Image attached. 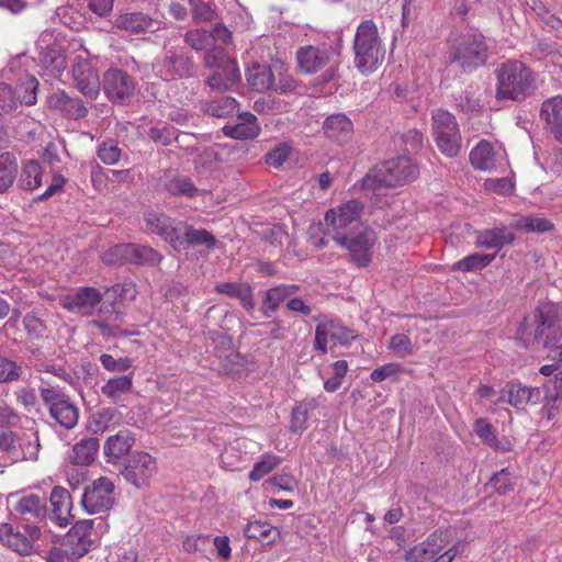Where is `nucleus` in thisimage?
<instances>
[{"label":"nucleus","mask_w":562,"mask_h":562,"mask_svg":"<svg viewBox=\"0 0 562 562\" xmlns=\"http://www.w3.org/2000/svg\"><path fill=\"white\" fill-rule=\"evenodd\" d=\"M494 74L495 99L499 102H521L531 97L538 88L536 72L520 60H507L501 64Z\"/></svg>","instance_id":"f257e3e1"},{"label":"nucleus","mask_w":562,"mask_h":562,"mask_svg":"<svg viewBox=\"0 0 562 562\" xmlns=\"http://www.w3.org/2000/svg\"><path fill=\"white\" fill-rule=\"evenodd\" d=\"M490 58V47L484 35L470 31L450 42L448 59L464 74H471L486 65Z\"/></svg>","instance_id":"f03ea898"},{"label":"nucleus","mask_w":562,"mask_h":562,"mask_svg":"<svg viewBox=\"0 0 562 562\" xmlns=\"http://www.w3.org/2000/svg\"><path fill=\"white\" fill-rule=\"evenodd\" d=\"M355 66L362 75L375 71L383 63L385 50L372 20L359 24L353 41Z\"/></svg>","instance_id":"7ed1b4c3"},{"label":"nucleus","mask_w":562,"mask_h":562,"mask_svg":"<svg viewBox=\"0 0 562 562\" xmlns=\"http://www.w3.org/2000/svg\"><path fill=\"white\" fill-rule=\"evenodd\" d=\"M418 167L407 156L385 160L376 165L362 180V188L372 190L381 187L403 186L417 178Z\"/></svg>","instance_id":"20e7f679"},{"label":"nucleus","mask_w":562,"mask_h":562,"mask_svg":"<svg viewBox=\"0 0 562 562\" xmlns=\"http://www.w3.org/2000/svg\"><path fill=\"white\" fill-rule=\"evenodd\" d=\"M451 533L448 528H438L424 541L413 546L404 554L405 562H452L459 553V542L449 546Z\"/></svg>","instance_id":"39448f33"},{"label":"nucleus","mask_w":562,"mask_h":562,"mask_svg":"<svg viewBox=\"0 0 562 562\" xmlns=\"http://www.w3.org/2000/svg\"><path fill=\"white\" fill-rule=\"evenodd\" d=\"M40 395L49 416L65 429H72L79 419V408L59 386L42 381Z\"/></svg>","instance_id":"423d86ee"},{"label":"nucleus","mask_w":562,"mask_h":562,"mask_svg":"<svg viewBox=\"0 0 562 562\" xmlns=\"http://www.w3.org/2000/svg\"><path fill=\"white\" fill-rule=\"evenodd\" d=\"M376 241L375 232L364 225L347 235H338L336 243L348 251V259L359 268L368 267L372 261V247Z\"/></svg>","instance_id":"0eeeda50"},{"label":"nucleus","mask_w":562,"mask_h":562,"mask_svg":"<svg viewBox=\"0 0 562 562\" xmlns=\"http://www.w3.org/2000/svg\"><path fill=\"white\" fill-rule=\"evenodd\" d=\"M364 205L359 200L347 201L325 213L326 235L331 236L336 241L338 235H347L355 232L362 225L359 221L363 213Z\"/></svg>","instance_id":"6e6552de"},{"label":"nucleus","mask_w":562,"mask_h":562,"mask_svg":"<svg viewBox=\"0 0 562 562\" xmlns=\"http://www.w3.org/2000/svg\"><path fill=\"white\" fill-rule=\"evenodd\" d=\"M432 134L439 150L454 157L461 149V134L456 117L446 110L432 113Z\"/></svg>","instance_id":"1a4fd4ad"},{"label":"nucleus","mask_w":562,"mask_h":562,"mask_svg":"<svg viewBox=\"0 0 562 562\" xmlns=\"http://www.w3.org/2000/svg\"><path fill=\"white\" fill-rule=\"evenodd\" d=\"M157 470L156 458L144 451H134L127 458L121 474L128 484L143 488L149 485Z\"/></svg>","instance_id":"9d476101"},{"label":"nucleus","mask_w":562,"mask_h":562,"mask_svg":"<svg viewBox=\"0 0 562 562\" xmlns=\"http://www.w3.org/2000/svg\"><path fill=\"white\" fill-rule=\"evenodd\" d=\"M157 75L166 80L192 78L196 72V65L191 56L183 49H166L164 58L155 65Z\"/></svg>","instance_id":"9b49d317"},{"label":"nucleus","mask_w":562,"mask_h":562,"mask_svg":"<svg viewBox=\"0 0 562 562\" xmlns=\"http://www.w3.org/2000/svg\"><path fill=\"white\" fill-rule=\"evenodd\" d=\"M114 483L101 476L85 487L81 505L88 514H98L109 510L114 504Z\"/></svg>","instance_id":"f8f14e48"},{"label":"nucleus","mask_w":562,"mask_h":562,"mask_svg":"<svg viewBox=\"0 0 562 562\" xmlns=\"http://www.w3.org/2000/svg\"><path fill=\"white\" fill-rule=\"evenodd\" d=\"M102 87L111 102L123 104L132 98L136 85L133 77L123 69L110 68L103 74Z\"/></svg>","instance_id":"ddd939ff"},{"label":"nucleus","mask_w":562,"mask_h":562,"mask_svg":"<svg viewBox=\"0 0 562 562\" xmlns=\"http://www.w3.org/2000/svg\"><path fill=\"white\" fill-rule=\"evenodd\" d=\"M539 344L552 349L562 338V324L555 305L542 304L538 307Z\"/></svg>","instance_id":"4468645a"},{"label":"nucleus","mask_w":562,"mask_h":562,"mask_svg":"<svg viewBox=\"0 0 562 562\" xmlns=\"http://www.w3.org/2000/svg\"><path fill=\"white\" fill-rule=\"evenodd\" d=\"M72 79L76 88L88 100L94 101L100 93L101 82L98 70L92 63L82 56H77L72 65Z\"/></svg>","instance_id":"2eb2a0df"},{"label":"nucleus","mask_w":562,"mask_h":562,"mask_svg":"<svg viewBox=\"0 0 562 562\" xmlns=\"http://www.w3.org/2000/svg\"><path fill=\"white\" fill-rule=\"evenodd\" d=\"M336 54V49L329 44L307 45L297 49L296 60L303 72L315 74L329 64Z\"/></svg>","instance_id":"dca6fc26"},{"label":"nucleus","mask_w":562,"mask_h":562,"mask_svg":"<svg viewBox=\"0 0 562 562\" xmlns=\"http://www.w3.org/2000/svg\"><path fill=\"white\" fill-rule=\"evenodd\" d=\"M212 339L216 342L214 352L218 360V369L228 375L239 374L245 366L244 358L235 350L231 338L220 333H213Z\"/></svg>","instance_id":"f3484780"},{"label":"nucleus","mask_w":562,"mask_h":562,"mask_svg":"<svg viewBox=\"0 0 562 562\" xmlns=\"http://www.w3.org/2000/svg\"><path fill=\"white\" fill-rule=\"evenodd\" d=\"M146 231L160 236L175 246L181 237L182 222H177L162 212L147 211L144 213Z\"/></svg>","instance_id":"a211bd4d"},{"label":"nucleus","mask_w":562,"mask_h":562,"mask_svg":"<svg viewBox=\"0 0 562 562\" xmlns=\"http://www.w3.org/2000/svg\"><path fill=\"white\" fill-rule=\"evenodd\" d=\"M103 299V294L92 286L79 288L74 294L65 300V308L71 312H78L83 315H92L95 307Z\"/></svg>","instance_id":"6ab92c4d"},{"label":"nucleus","mask_w":562,"mask_h":562,"mask_svg":"<svg viewBox=\"0 0 562 562\" xmlns=\"http://www.w3.org/2000/svg\"><path fill=\"white\" fill-rule=\"evenodd\" d=\"M52 514L50 519L59 527H66L71 524L72 502L70 493L61 486H55L49 497Z\"/></svg>","instance_id":"aec40b11"},{"label":"nucleus","mask_w":562,"mask_h":562,"mask_svg":"<svg viewBox=\"0 0 562 562\" xmlns=\"http://www.w3.org/2000/svg\"><path fill=\"white\" fill-rule=\"evenodd\" d=\"M48 105L59 110L65 116L72 120H80L87 116L88 108L80 98H72L64 90H57L48 98Z\"/></svg>","instance_id":"412c9836"},{"label":"nucleus","mask_w":562,"mask_h":562,"mask_svg":"<svg viewBox=\"0 0 562 562\" xmlns=\"http://www.w3.org/2000/svg\"><path fill=\"white\" fill-rule=\"evenodd\" d=\"M223 133L235 139H250L259 135L260 127L257 117L250 112L240 113L235 124H227Z\"/></svg>","instance_id":"4be33fe9"},{"label":"nucleus","mask_w":562,"mask_h":562,"mask_svg":"<svg viewBox=\"0 0 562 562\" xmlns=\"http://www.w3.org/2000/svg\"><path fill=\"white\" fill-rule=\"evenodd\" d=\"M515 236L506 227H494L475 232V246L486 249H502L512 244Z\"/></svg>","instance_id":"5701e85b"},{"label":"nucleus","mask_w":562,"mask_h":562,"mask_svg":"<svg viewBox=\"0 0 562 562\" xmlns=\"http://www.w3.org/2000/svg\"><path fill=\"white\" fill-rule=\"evenodd\" d=\"M540 115L550 132L562 143V95L546 100L542 103Z\"/></svg>","instance_id":"b1692460"},{"label":"nucleus","mask_w":562,"mask_h":562,"mask_svg":"<svg viewBox=\"0 0 562 562\" xmlns=\"http://www.w3.org/2000/svg\"><path fill=\"white\" fill-rule=\"evenodd\" d=\"M0 541L20 555H30L34 551L33 542L26 535L14 530L10 524L0 525Z\"/></svg>","instance_id":"393cba45"},{"label":"nucleus","mask_w":562,"mask_h":562,"mask_svg":"<svg viewBox=\"0 0 562 562\" xmlns=\"http://www.w3.org/2000/svg\"><path fill=\"white\" fill-rule=\"evenodd\" d=\"M93 520L82 519L77 521L69 532L67 533V542L75 547V552L79 555H83L90 550L91 530L93 528Z\"/></svg>","instance_id":"a878e982"},{"label":"nucleus","mask_w":562,"mask_h":562,"mask_svg":"<svg viewBox=\"0 0 562 562\" xmlns=\"http://www.w3.org/2000/svg\"><path fill=\"white\" fill-rule=\"evenodd\" d=\"M134 437L128 430H123L114 436H110L103 447L106 461L115 463L122 457L126 456L134 445Z\"/></svg>","instance_id":"bb28decb"},{"label":"nucleus","mask_w":562,"mask_h":562,"mask_svg":"<svg viewBox=\"0 0 562 562\" xmlns=\"http://www.w3.org/2000/svg\"><path fill=\"white\" fill-rule=\"evenodd\" d=\"M323 127L326 136L338 143L347 142L353 133L352 122L341 113L328 116Z\"/></svg>","instance_id":"cd10ccee"},{"label":"nucleus","mask_w":562,"mask_h":562,"mask_svg":"<svg viewBox=\"0 0 562 562\" xmlns=\"http://www.w3.org/2000/svg\"><path fill=\"white\" fill-rule=\"evenodd\" d=\"M214 291L233 299H238L243 307L254 310L255 301L251 286L246 282H223L217 283Z\"/></svg>","instance_id":"c85d7f7f"},{"label":"nucleus","mask_w":562,"mask_h":562,"mask_svg":"<svg viewBox=\"0 0 562 562\" xmlns=\"http://www.w3.org/2000/svg\"><path fill=\"white\" fill-rule=\"evenodd\" d=\"M203 66L206 69H222L226 71V80H232L234 78V70L237 66V63L234 58H232L223 48L221 47H212L203 58Z\"/></svg>","instance_id":"c756f323"},{"label":"nucleus","mask_w":562,"mask_h":562,"mask_svg":"<svg viewBox=\"0 0 562 562\" xmlns=\"http://www.w3.org/2000/svg\"><path fill=\"white\" fill-rule=\"evenodd\" d=\"M296 284H281L268 289L262 300V313L266 317H270L280 306V304L290 295L299 291Z\"/></svg>","instance_id":"7c9ffc66"},{"label":"nucleus","mask_w":562,"mask_h":562,"mask_svg":"<svg viewBox=\"0 0 562 562\" xmlns=\"http://www.w3.org/2000/svg\"><path fill=\"white\" fill-rule=\"evenodd\" d=\"M38 64L54 77L60 76L67 67L66 58L57 45H48L41 48Z\"/></svg>","instance_id":"2f4dec72"},{"label":"nucleus","mask_w":562,"mask_h":562,"mask_svg":"<svg viewBox=\"0 0 562 562\" xmlns=\"http://www.w3.org/2000/svg\"><path fill=\"white\" fill-rule=\"evenodd\" d=\"M246 79L249 87L258 92H263L273 87L274 77L268 65L254 64L247 69Z\"/></svg>","instance_id":"473e14b6"},{"label":"nucleus","mask_w":562,"mask_h":562,"mask_svg":"<svg viewBox=\"0 0 562 562\" xmlns=\"http://www.w3.org/2000/svg\"><path fill=\"white\" fill-rule=\"evenodd\" d=\"M16 513L22 516L23 520H43L46 514L45 505L40 496L31 494L23 496L14 506Z\"/></svg>","instance_id":"72a5a7b5"},{"label":"nucleus","mask_w":562,"mask_h":562,"mask_svg":"<svg viewBox=\"0 0 562 562\" xmlns=\"http://www.w3.org/2000/svg\"><path fill=\"white\" fill-rule=\"evenodd\" d=\"M18 170V158L13 153L0 154V194L7 193L13 186Z\"/></svg>","instance_id":"f704fd0d"},{"label":"nucleus","mask_w":562,"mask_h":562,"mask_svg":"<svg viewBox=\"0 0 562 562\" xmlns=\"http://www.w3.org/2000/svg\"><path fill=\"white\" fill-rule=\"evenodd\" d=\"M470 161L477 170H492L495 168V153L492 144L481 140L470 153Z\"/></svg>","instance_id":"c9c22d12"},{"label":"nucleus","mask_w":562,"mask_h":562,"mask_svg":"<svg viewBox=\"0 0 562 562\" xmlns=\"http://www.w3.org/2000/svg\"><path fill=\"white\" fill-rule=\"evenodd\" d=\"M133 387L132 374L115 376L101 386V392L113 403L120 402Z\"/></svg>","instance_id":"e433bc0d"},{"label":"nucleus","mask_w":562,"mask_h":562,"mask_svg":"<svg viewBox=\"0 0 562 562\" xmlns=\"http://www.w3.org/2000/svg\"><path fill=\"white\" fill-rule=\"evenodd\" d=\"M42 166L30 159L22 165L18 184L22 190L33 191L42 184Z\"/></svg>","instance_id":"4c0bfd02"},{"label":"nucleus","mask_w":562,"mask_h":562,"mask_svg":"<svg viewBox=\"0 0 562 562\" xmlns=\"http://www.w3.org/2000/svg\"><path fill=\"white\" fill-rule=\"evenodd\" d=\"M99 450L97 438H86L77 442L72 448L71 461L77 465H89L94 461Z\"/></svg>","instance_id":"58836bf2"},{"label":"nucleus","mask_w":562,"mask_h":562,"mask_svg":"<svg viewBox=\"0 0 562 562\" xmlns=\"http://www.w3.org/2000/svg\"><path fill=\"white\" fill-rule=\"evenodd\" d=\"M244 533L248 539H255L265 544H271L280 537V531L276 527L259 520L249 522Z\"/></svg>","instance_id":"ea45409f"},{"label":"nucleus","mask_w":562,"mask_h":562,"mask_svg":"<svg viewBox=\"0 0 562 562\" xmlns=\"http://www.w3.org/2000/svg\"><path fill=\"white\" fill-rule=\"evenodd\" d=\"M538 337V308L533 316L525 317L519 324L516 333L517 344L522 348H528L535 344H539Z\"/></svg>","instance_id":"a19ab883"},{"label":"nucleus","mask_w":562,"mask_h":562,"mask_svg":"<svg viewBox=\"0 0 562 562\" xmlns=\"http://www.w3.org/2000/svg\"><path fill=\"white\" fill-rule=\"evenodd\" d=\"M235 75L232 80H226V71L222 69L211 70L210 75L205 79V85L213 92L223 93L231 90L234 86L238 85L241 80L240 71L238 67H235Z\"/></svg>","instance_id":"79ce46f5"},{"label":"nucleus","mask_w":562,"mask_h":562,"mask_svg":"<svg viewBox=\"0 0 562 562\" xmlns=\"http://www.w3.org/2000/svg\"><path fill=\"white\" fill-rule=\"evenodd\" d=\"M128 263L133 265H158L162 256L154 248L137 244H128Z\"/></svg>","instance_id":"37998d69"},{"label":"nucleus","mask_w":562,"mask_h":562,"mask_svg":"<svg viewBox=\"0 0 562 562\" xmlns=\"http://www.w3.org/2000/svg\"><path fill=\"white\" fill-rule=\"evenodd\" d=\"M120 413L114 407L102 408L92 414L89 429L93 434H103L111 425L119 423Z\"/></svg>","instance_id":"c03bdc74"},{"label":"nucleus","mask_w":562,"mask_h":562,"mask_svg":"<svg viewBox=\"0 0 562 562\" xmlns=\"http://www.w3.org/2000/svg\"><path fill=\"white\" fill-rule=\"evenodd\" d=\"M510 226L525 233H546L554 228L551 221L537 216H521L514 220Z\"/></svg>","instance_id":"a18cd8bd"},{"label":"nucleus","mask_w":562,"mask_h":562,"mask_svg":"<svg viewBox=\"0 0 562 562\" xmlns=\"http://www.w3.org/2000/svg\"><path fill=\"white\" fill-rule=\"evenodd\" d=\"M237 101L233 97L223 95L205 103L204 111L215 117H226L237 110Z\"/></svg>","instance_id":"49530a36"},{"label":"nucleus","mask_w":562,"mask_h":562,"mask_svg":"<svg viewBox=\"0 0 562 562\" xmlns=\"http://www.w3.org/2000/svg\"><path fill=\"white\" fill-rule=\"evenodd\" d=\"M148 137L157 145L168 146L175 139L180 143L178 131L165 122H159L148 130Z\"/></svg>","instance_id":"de8ad7c7"},{"label":"nucleus","mask_w":562,"mask_h":562,"mask_svg":"<svg viewBox=\"0 0 562 562\" xmlns=\"http://www.w3.org/2000/svg\"><path fill=\"white\" fill-rule=\"evenodd\" d=\"M495 259V255L471 254L453 263L452 269L459 271H476L487 267Z\"/></svg>","instance_id":"09e8293b"},{"label":"nucleus","mask_w":562,"mask_h":562,"mask_svg":"<svg viewBox=\"0 0 562 562\" xmlns=\"http://www.w3.org/2000/svg\"><path fill=\"white\" fill-rule=\"evenodd\" d=\"M282 459L271 452L265 453L261 459L254 464L249 472V480L252 482L260 481L263 476L272 472L281 463Z\"/></svg>","instance_id":"8fccbe9b"},{"label":"nucleus","mask_w":562,"mask_h":562,"mask_svg":"<svg viewBox=\"0 0 562 562\" xmlns=\"http://www.w3.org/2000/svg\"><path fill=\"white\" fill-rule=\"evenodd\" d=\"M115 24L120 29L138 33L148 29L151 20L143 13H125L117 16Z\"/></svg>","instance_id":"3c124183"},{"label":"nucleus","mask_w":562,"mask_h":562,"mask_svg":"<svg viewBox=\"0 0 562 562\" xmlns=\"http://www.w3.org/2000/svg\"><path fill=\"white\" fill-rule=\"evenodd\" d=\"M182 227H184V232H181V235H183L187 244L191 246L205 245L207 248L215 246V237L206 229H196L192 226L184 225L183 223Z\"/></svg>","instance_id":"603ef678"},{"label":"nucleus","mask_w":562,"mask_h":562,"mask_svg":"<svg viewBox=\"0 0 562 562\" xmlns=\"http://www.w3.org/2000/svg\"><path fill=\"white\" fill-rule=\"evenodd\" d=\"M38 85L40 83L35 77L27 76L25 80L16 87L15 94L18 101L27 106L34 105L37 101L36 92Z\"/></svg>","instance_id":"864d4df0"},{"label":"nucleus","mask_w":562,"mask_h":562,"mask_svg":"<svg viewBox=\"0 0 562 562\" xmlns=\"http://www.w3.org/2000/svg\"><path fill=\"white\" fill-rule=\"evenodd\" d=\"M104 295L106 301L114 305L116 302L123 300H133L136 295V286L133 282H123L106 288Z\"/></svg>","instance_id":"5fc2aeb1"},{"label":"nucleus","mask_w":562,"mask_h":562,"mask_svg":"<svg viewBox=\"0 0 562 562\" xmlns=\"http://www.w3.org/2000/svg\"><path fill=\"white\" fill-rule=\"evenodd\" d=\"M166 190L172 195H182L193 198L198 194L199 189L191 179L187 177H176L166 183Z\"/></svg>","instance_id":"6e6d98bb"},{"label":"nucleus","mask_w":562,"mask_h":562,"mask_svg":"<svg viewBox=\"0 0 562 562\" xmlns=\"http://www.w3.org/2000/svg\"><path fill=\"white\" fill-rule=\"evenodd\" d=\"M505 391L508 393L507 403L517 409H522L528 404V396H530L529 387L522 386L519 383L508 382L505 385Z\"/></svg>","instance_id":"4d7b16f0"},{"label":"nucleus","mask_w":562,"mask_h":562,"mask_svg":"<svg viewBox=\"0 0 562 562\" xmlns=\"http://www.w3.org/2000/svg\"><path fill=\"white\" fill-rule=\"evenodd\" d=\"M473 430L476 436L494 449H502L497 439L496 429L485 418H477L474 422Z\"/></svg>","instance_id":"13d9d810"},{"label":"nucleus","mask_w":562,"mask_h":562,"mask_svg":"<svg viewBox=\"0 0 562 562\" xmlns=\"http://www.w3.org/2000/svg\"><path fill=\"white\" fill-rule=\"evenodd\" d=\"M331 319L319 321L315 328L314 349L322 355L327 353V344L329 340L331 341Z\"/></svg>","instance_id":"bf43d9fd"},{"label":"nucleus","mask_w":562,"mask_h":562,"mask_svg":"<svg viewBox=\"0 0 562 562\" xmlns=\"http://www.w3.org/2000/svg\"><path fill=\"white\" fill-rule=\"evenodd\" d=\"M98 158L105 165H115L122 156V149L114 139L103 140L97 150Z\"/></svg>","instance_id":"052dcab7"},{"label":"nucleus","mask_w":562,"mask_h":562,"mask_svg":"<svg viewBox=\"0 0 562 562\" xmlns=\"http://www.w3.org/2000/svg\"><path fill=\"white\" fill-rule=\"evenodd\" d=\"M184 42L194 50L206 49L212 42V35L209 31L202 29L190 30L184 34Z\"/></svg>","instance_id":"680f3d73"},{"label":"nucleus","mask_w":562,"mask_h":562,"mask_svg":"<svg viewBox=\"0 0 562 562\" xmlns=\"http://www.w3.org/2000/svg\"><path fill=\"white\" fill-rule=\"evenodd\" d=\"M128 244L112 246L103 252L102 261L109 266L128 263Z\"/></svg>","instance_id":"e2e57ef3"},{"label":"nucleus","mask_w":562,"mask_h":562,"mask_svg":"<svg viewBox=\"0 0 562 562\" xmlns=\"http://www.w3.org/2000/svg\"><path fill=\"white\" fill-rule=\"evenodd\" d=\"M18 98L15 91L4 83H0V115L9 114L18 108Z\"/></svg>","instance_id":"0e129e2a"},{"label":"nucleus","mask_w":562,"mask_h":562,"mask_svg":"<svg viewBox=\"0 0 562 562\" xmlns=\"http://www.w3.org/2000/svg\"><path fill=\"white\" fill-rule=\"evenodd\" d=\"M22 374V368L16 362L0 357V382L10 383L20 379Z\"/></svg>","instance_id":"69168bd1"},{"label":"nucleus","mask_w":562,"mask_h":562,"mask_svg":"<svg viewBox=\"0 0 562 562\" xmlns=\"http://www.w3.org/2000/svg\"><path fill=\"white\" fill-rule=\"evenodd\" d=\"M23 325L31 339L42 338L46 330L44 322L33 312L25 314Z\"/></svg>","instance_id":"338daca9"},{"label":"nucleus","mask_w":562,"mask_h":562,"mask_svg":"<svg viewBox=\"0 0 562 562\" xmlns=\"http://www.w3.org/2000/svg\"><path fill=\"white\" fill-rule=\"evenodd\" d=\"M490 484L496 493L504 495L513 490L514 479L508 469H502L499 472L493 475Z\"/></svg>","instance_id":"774afa93"}]
</instances>
